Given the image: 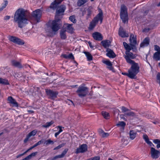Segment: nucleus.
Wrapping results in <instances>:
<instances>
[{"label":"nucleus","mask_w":160,"mask_h":160,"mask_svg":"<svg viewBox=\"0 0 160 160\" xmlns=\"http://www.w3.org/2000/svg\"><path fill=\"white\" fill-rule=\"evenodd\" d=\"M29 12L27 10L20 8L16 11L14 17V21L18 23V27L22 28L27 23L30 18Z\"/></svg>","instance_id":"nucleus-1"},{"label":"nucleus","mask_w":160,"mask_h":160,"mask_svg":"<svg viewBox=\"0 0 160 160\" xmlns=\"http://www.w3.org/2000/svg\"><path fill=\"white\" fill-rule=\"evenodd\" d=\"M99 13L93 18L92 21L91 22L89 25V28L91 29H92L98 24L99 21H100V24L102 22L103 19V12L100 9H99Z\"/></svg>","instance_id":"nucleus-2"},{"label":"nucleus","mask_w":160,"mask_h":160,"mask_svg":"<svg viewBox=\"0 0 160 160\" xmlns=\"http://www.w3.org/2000/svg\"><path fill=\"white\" fill-rule=\"evenodd\" d=\"M131 65L129 71L134 78H136V75L139 72V67L138 64L133 62L132 63H128Z\"/></svg>","instance_id":"nucleus-3"},{"label":"nucleus","mask_w":160,"mask_h":160,"mask_svg":"<svg viewBox=\"0 0 160 160\" xmlns=\"http://www.w3.org/2000/svg\"><path fill=\"white\" fill-rule=\"evenodd\" d=\"M120 17L124 23L128 22V19L127 10L126 6L123 5L121 6Z\"/></svg>","instance_id":"nucleus-4"},{"label":"nucleus","mask_w":160,"mask_h":160,"mask_svg":"<svg viewBox=\"0 0 160 160\" xmlns=\"http://www.w3.org/2000/svg\"><path fill=\"white\" fill-rule=\"evenodd\" d=\"M78 95L81 98L85 97L88 93V88L85 87L80 86L76 91Z\"/></svg>","instance_id":"nucleus-5"},{"label":"nucleus","mask_w":160,"mask_h":160,"mask_svg":"<svg viewBox=\"0 0 160 160\" xmlns=\"http://www.w3.org/2000/svg\"><path fill=\"white\" fill-rule=\"evenodd\" d=\"M60 19L58 18H56L52 22L51 25V28L53 32L57 31L61 28V25L60 23Z\"/></svg>","instance_id":"nucleus-6"},{"label":"nucleus","mask_w":160,"mask_h":160,"mask_svg":"<svg viewBox=\"0 0 160 160\" xmlns=\"http://www.w3.org/2000/svg\"><path fill=\"white\" fill-rule=\"evenodd\" d=\"M125 53L126 55H124V57L128 63H132L134 62L130 58L134 59L136 57L135 55L134 54L131 52H130L129 51H126Z\"/></svg>","instance_id":"nucleus-7"},{"label":"nucleus","mask_w":160,"mask_h":160,"mask_svg":"<svg viewBox=\"0 0 160 160\" xmlns=\"http://www.w3.org/2000/svg\"><path fill=\"white\" fill-rule=\"evenodd\" d=\"M66 8L65 5H62L60 6L57 9L55 18H59V16L63 14V13L64 12Z\"/></svg>","instance_id":"nucleus-8"},{"label":"nucleus","mask_w":160,"mask_h":160,"mask_svg":"<svg viewBox=\"0 0 160 160\" xmlns=\"http://www.w3.org/2000/svg\"><path fill=\"white\" fill-rule=\"evenodd\" d=\"M45 91L47 95L49 97V98L52 99H54L56 98L58 94L57 92L47 89H45Z\"/></svg>","instance_id":"nucleus-9"},{"label":"nucleus","mask_w":160,"mask_h":160,"mask_svg":"<svg viewBox=\"0 0 160 160\" xmlns=\"http://www.w3.org/2000/svg\"><path fill=\"white\" fill-rule=\"evenodd\" d=\"M42 12L40 9H38L34 11L32 13V16L38 22L41 16Z\"/></svg>","instance_id":"nucleus-10"},{"label":"nucleus","mask_w":160,"mask_h":160,"mask_svg":"<svg viewBox=\"0 0 160 160\" xmlns=\"http://www.w3.org/2000/svg\"><path fill=\"white\" fill-rule=\"evenodd\" d=\"M160 153V152L158 150H156L153 147L151 148V155L153 158H158L159 157Z\"/></svg>","instance_id":"nucleus-11"},{"label":"nucleus","mask_w":160,"mask_h":160,"mask_svg":"<svg viewBox=\"0 0 160 160\" xmlns=\"http://www.w3.org/2000/svg\"><path fill=\"white\" fill-rule=\"evenodd\" d=\"M87 150V146L86 144H83L81 145L79 148L77 149L76 153H83Z\"/></svg>","instance_id":"nucleus-12"},{"label":"nucleus","mask_w":160,"mask_h":160,"mask_svg":"<svg viewBox=\"0 0 160 160\" xmlns=\"http://www.w3.org/2000/svg\"><path fill=\"white\" fill-rule=\"evenodd\" d=\"M129 41L131 43V45L133 47L137 44V38L136 36H134L133 34H131L130 37Z\"/></svg>","instance_id":"nucleus-13"},{"label":"nucleus","mask_w":160,"mask_h":160,"mask_svg":"<svg viewBox=\"0 0 160 160\" xmlns=\"http://www.w3.org/2000/svg\"><path fill=\"white\" fill-rule=\"evenodd\" d=\"M118 34L122 38L128 37L129 35L126 31L124 30L123 28L120 27L118 30Z\"/></svg>","instance_id":"nucleus-14"},{"label":"nucleus","mask_w":160,"mask_h":160,"mask_svg":"<svg viewBox=\"0 0 160 160\" xmlns=\"http://www.w3.org/2000/svg\"><path fill=\"white\" fill-rule=\"evenodd\" d=\"M93 38L97 40L101 41L103 39V37L101 34L98 32H95L92 34Z\"/></svg>","instance_id":"nucleus-15"},{"label":"nucleus","mask_w":160,"mask_h":160,"mask_svg":"<svg viewBox=\"0 0 160 160\" xmlns=\"http://www.w3.org/2000/svg\"><path fill=\"white\" fill-rule=\"evenodd\" d=\"M106 52H107L106 55L109 58H113L115 57V54L113 51L110 49L108 48L107 49Z\"/></svg>","instance_id":"nucleus-16"},{"label":"nucleus","mask_w":160,"mask_h":160,"mask_svg":"<svg viewBox=\"0 0 160 160\" xmlns=\"http://www.w3.org/2000/svg\"><path fill=\"white\" fill-rule=\"evenodd\" d=\"M72 25V24L66 23L64 24L63 27L65 28H64L66 29V31H67L68 32L70 33H72L74 30Z\"/></svg>","instance_id":"nucleus-17"},{"label":"nucleus","mask_w":160,"mask_h":160,"mask_svg":"<svg viewBox=\"0 0 160 160\" xmlns=\"http://www.w3.org/2000/svg\"><path fill=\"white\" fill-rule=\"evenodd\" d=\"M8 100L9 102L12 105L13 107H18V104L16 101V100L12 98L11 96L8 97Z\"/></svg>","instance_id":"nucleus-18"},{"label":"nucleus","mask_w":160,"mask_h":160,"mask_svg":"<svg viewBox=\"0 0 160 160\" xmlns=\"http://www.w3.org/2000/svg\"><path fill=\"white\" fill-rule=\"evenodd\" d=\"M37 130H34L29 132L27 136V137L25 140H28L30 138H32V137L34 136L37 133Z\"/></svg>","instance_id":"nucleus-19"},{"label":"nucleus","mask_w":160,"mask_h":160,"mask_svg":"<svg viewBox=\"0 0 160 160\" xmlns=\"http://www.w3.org/2000/svg\"><path fill=\"white\" fill-rule=\"evenodd\" d=\"M66 31V29L64 28H62L60 30V35L62 39H65L67 38Z\"/></svg>","instance_id":"nucleus-20"},{"label":"nucleus","mask_w":160,"mask_h":160,"mask_svg":"<svg viewBox=\"0 0 160 160\" xmlns=\"http://www.w3.org/2000/svg\"><path fill=\"white\" fill-rule=\"evenodd\" d=\"M68 151V149L66 148L65 149L61 154L55 156L52 159V160H55L58 158H63L67 153Z\"/></svg>","instance_id":"nucleus-21"},{"label":"nucleus","mask_w":160,"mask_h":160,"mask_svg":"<svg viewBox=\"0 0 160 160\" xmlns=\"http://www.w3.org/2000/svg\"><path fill=\"white\" fill-rule=\"evenodd\" d=\"M11 64L13 66L18 68H22L23 67L19 62H17L15 60H12L11 61Z\"/></svg>","instance_id":"nucleus-22"},{"label":"nucleus","mask_w":160,"mask_h":160,"mask_svg":"<svg viewBox=\"0 0 160 160\" xmlns=\"http://www.w3.org/2000/svg\"><path fill=\"white\" fill-rule=\"evenodd\" d=\"M149 43V39L148 38H145L143 40L140 45V47H144L145 46H148Z\"/></svg>","instance_id":"nucleus-23"},{"label":"nucleus","mask_w":160,"mask_h":160,"mask_svg":"<svg viewBox=\"0 0 160 160\" xmlns=\"http://www.w3.org/2000/svg\"><path fill=\"white\" fill-rule=\"evenodd\" d=\"M86 13L87 14L86 19H88V18L90 17L92 14V11L89 9H88L86 10H84L82 12L83 16Z\"/></svg>","instance_id":"nucleus-24"},{"label":"nucleus","mask_w":160,"mask_h":160,"mask_svg":"<svg viewBox=\"0 0 160 160\" xmlns=\"http://www.w3.org/2000/svg\"><path fill=\"white\" fill-rule=\"evenodd\" d=\"M101 43L103 47L107 48L110 45L111 42L109 40H106L102 41Z\"/></svg>","instance_id":"nucleus-25"},{"label":"nucleus","mask_w":160,"mask_h":160,"mask_svg":"<svg viewBox=\"0 0 160 160\" xmlns=\"http://www.w3.org/2000/svg\"><path fill=\"white\" fill-rule=\"evenodd\" d=\"M102 62L108 66L107 68L110 70H112L113 68L112 67V64L109 60H103Z\"/></svg>","instance_id":"nucleus-26"},{"label":"nucleus","mask_w":160,"mask_h":160,"mask_svg":"<svg viewBox=\"0 0 160 160\" xmlns=\"http://www.w3.org/2000/svg\"><path fill=\"white\" fill-rule=\"evenodd\" d=\"M99 133L100 135L102 137H108L109 135V133L105 132L101 129H99L98 130Z\"/></svg>","instance_id":"nucleus-27"},{"label":"nucleus","mask_w":160,"mask_h":160,"mask_svg":"<svg viewBox=\"0 0 160 160\" xmlns=\"http://www.w3.org/2000/svg\"><path fill=\"white\" fill-rule=\"evenodd\" d=\"M15 39L16 40L14 43L19 45H22L24 44V42L23 40H21L18 37L17 38Z\"/></svg>","instance_id":"nucleus-28"},{"label":"nucleus","mask_w":160,"mask_h":160,"mask_svg":"<svg viewBox=\"0 0 160 160\" xmlns=\"http://www.w3.org/2000/svg\"><path fill=\"white\" fill-rule=\"evenodd\" d=\"M88 0H78L77 2V6L81 7L88 2Z\"/></svg>","instance_id":"nucleus-29"},{"label":"nucleus","mask_w":160,"mask_h":160,"mask_svg":"<svg viewBox=\"0 0 160 160\" xmlns=\"http://www.w3.org/2000/svg\"><path fill=\"white\" fill-rule=\"evenodd\" d=\"M84 53L86 55L88 61H90L92 60V56L89 52H84Z\"/></svg>","instance_id":"nucleus-30"},{"label":"nucleus","mask_w":160,"mask_h":160,"mask_svg":"<svg viewBox=\"0 0 160 160\" xmlns=\"http://www.w3.org/2000/svg\"><path fill=\"white\" fill-rule=\"evenodd\" d=\"M153 58L156 61H158L160 60V53L155 52L153 55Z\"/></svg>","instance_id":"nucleus-31"},{"label":"nucleus","mask_w":160,"mask_h":160,"mask_svg":"<svg viewBox=\"0 0 160 160\" xmlns=\"http://www.w3.org/2000/svg\"><path fill=\"white\" fill-rule=\"evenodd\" d=\"M136 132L133 130L130 131L129 132L130 137L131 139H133L136 137Z\"/></svg>","instance_id":"nucleus-32"},{"label":"nucleus","mask_w":160,"mask_h":160,"mask_svg":"<svg viewBox=\"0 0 160 160\" xmlns=\"http://www.w3.org/2000/svg\"><path fill=\"white\" fill-rule=\"evenodd\" d=\"M58 4L56 1L53 2L50 6V8L53 9H55L57 7Z\"/></svg>","instance_id":"nucleus-33"},{"label":"nucleus","mask_w":160,"mask_h":160,"mask_svg":"<svg viewBox=\"0 0 160 160\" xmlns=\"http://www.w3.org/2000/svg\"><path fill=\"white\" fill-rule=\"evenodd\" d=\"M124 115L125 116H129L134 117H136V115L135 113L131 111L125 113Z\"/></svg>","instance_id":"nucleus-34"},{"label":"nucleus","mask_w":160,"mask_h":160,"mask_svg":"<svg viewBox=\"0 0 160 160\" xmlns=\"http://www.w3.org/2000/svg\"><path fill=\"white\" fill-rule=\"evenodd\" d=\"M63 57L66 59H73L74 57L72 53H70L69 55L64 54L62 55Z\"/></svg>","instance_id":"nucleus-35"},{"label":"nucleus","mask_w":160,"mask_h":160,"mask_svg":"<svg viewBox=\"0 0 160 160\" xmlns=\"http://www.w3.org/2000/svg\"><path fill=\"white\" fill-rule=\"evenodd\" d=\"M102 114L104 118L106 119H108L110 116L109 113L105 111H102Z\"/></svg>","instance_id":"nucleus-36"},{"label":"nucleus","mask_w":160,"mask_h":160,"mask_svg":"<svg viewBox=\"0 0 160 160\" xmlns=\"http://www.w3.org/2000/svg\"><path fill=\"white\" fill-rule=\"evenodd\" d=\"M69 20L74 23H75L77 22V20L75 15L70 16L69 17Z\"/></svg>","instance_id":"nucleus-37"},{"label":"nucleus","mask_w":160,"mask_h":160,"mask_svg":"<svg viewBox=\"0 0 160 160\" xmlns=\"http://www.w3.org/2000/svg\"><path fill=\"white\" fill-rule=\"evenodd\" d=\"M0 83H2L6 85H8L9 84V82L8 80L1 78H0Z\"/></svg>","instance_id":"nucleus-38"},{"label":"nucleus","mask_w":160,"mask_h":160,"mask_svg":"<svg viewBox=\"0 0 160 160\" xmlns=\"http://www.w3.org/2000/svg\"><path fill=\"white\" fill-rule=\"evenodd\" d=\"M53 123V121H52L50 122H47L45 125H42V127L44 128H48L50 126H51Z\"/></svg>","instance_id":"nucleus-39"},{"label":"nucleus","mask_w":160,"mask_h":160,"mask_svg":"<svg viewBox=\"0 0 160 160\" xmlns=\"http://www.w3.org/2000/svg\"><path fill=\"white\" fill-rule=\"evenodd\" d=\"M116 125L119 127H124L126 125V123L123 121L119 122Z\"/></svg>","instance_id":"nucleus-40"},{"label":"nucleus","mask_w":160,"mask_h":160,"mask_svg":"<svg viewBox=\"0 0 160 160\" xmlns=\"http://www.w3.org/2000/svg\"><path fill=\"white\" fill-rule=\"evenodd\" d=\"M133 47L134 48V49L136 50V48L135 47V46L134 47L133 46H131H131H130L129 45H128V46L125 48V49L127 50L126 51H130V50H131V49H133Z\"/></svg>","instance_id":"nucleus-41"},{"label":"nucleus","mask_w":160,"mask_h":160,"mask_svg":"<svg viewBox=\"0 0 160 160\" xmlns=\"http://www.w3.org/2000/svg\"><path fill=\"white\" fill-rule=\"evenodd\" d=\"M4 4L2 5V7L0 8V11H2L4 8L8 4V2L7 0L4 1Z\"/></svg>","instance_id":"nucleus-42"},{"label":"nucleus","mask_w":160,"mask_h":160,"mask_svg":"<svg viewBox=\"0 0 160 160\" xmlns=\"http://www.w3.org/2000/svg\"><path fill=\"white\" fill-rule=\"evenodd\" d=\"M128 73L122 72V74L124 75H125L128 76V77L131 78L133 79L134 78H133L132 76V75L131 74H130V72L129 70L128 71Z\"/></svg>","instance_id":"nucleus-43"},{"label":"nucleus","mask_w":160,"mask_h":160,"mask_svg":"<svg viewBox=\"0 0 160 160\" xmlns=\"http://www.w3.org/2000/svg\"><path fill=\"white\" fill-rule=\"evenodd\" d=\"M17 37L12 36H9V39L11 41L13 42V43L15 42V40H16L15 38H17Z\"/></svg>","instance_id":"nucleus-44"},{"label":"nucleus","mask_w":160,"mask_h":160,"mask_svg":"<svg viewBox=\"0 0 160 160\" xmlns=\"http://www.w3.org/2000/svg\"><path fill=\"white\" fill-rule=\"evenodd\" d=\"M122 110V112H125L130 111V110L124 106H122L121 108Z\"/></svg>","instance_id":"nucleus-45"},{"label":"nucleus","mask_w":160,"mask_h":160,"mask_svg":"<svg viewBox=\"0 0 160 160\" xmlns=\"http://www.w3.org/2000/svg\"><path fill=\"white\" fill-rule=\"evenodd\" d=\"M154 49L155 51H157L156 52L160 53V47L159 46L157 45H155Z\"/></svg>","instance_id":"nucleus-46"},{"label":"nucleus","mask_w":160,"mask_h":160,"mask_svg":"<svg viewBox=\"0 0 160 160\" xmlns=\"http://www.w3.org/2000/svg\"><path fill=\"white\" fill-rule=\"evenodd\" d=\"M87 160H100V157L95 156L93 158H90Z\"/></svg>","instance_id":"nucleus-47"},{"label":"nucleus","mask_w":160,"mask_h":160,"mask_svg":"<svg viewBox=\"0 0 160 160\" xmlns=\"http://www.w3.org/2000/svg\"><path fill=\"white\" fill-rule=\"evenodd\" d=\"M121 141L123 147L127 145L129 143L128 141Z\"/></svg>","instance_id":"nucleus-48"},{"label":"nucleus","mask_w":160,"mask_h":160,"mask_svg":"<svg viewBox=\"0 0 160 160\" xmlns=\"http://www.w3.org/2000/svg\"><path fill=\"white\" fill-rule=\"evenodd\" d=\"M157 82L160 85V73H158L157 76Z\"/></svg>","instance_id":"nucleus-49"},{"label":"nucleus","mask_w":160,"mask_h":160,"mask_svg":"<svg viewBox=\"0 0 160 160\" xmlns=\"http://www.w3.org/2000/svg\"><path fill=\"white\" fill-rule=\"evenodd\" d=\"M154 143L157 144V147L158 148H160V141H153Z\"/></svg>","instance_id":"nucleus-50"},{"label":"nucleus","mask_w":160,"mask_h":160,"mask_svg":"<svg viewBox=\"0 0 160 160\" xmlns=\"http://www.w3.org/2000/svg\"><path fill=\"white\" fill-rule=\"evenodd\" d=\"M64 145H65V144L64 143H62V144H61L59 145L57 147H55L54 149V150H56V149H59L61 148H62V147H63V146H64Z\"/></svg>","instance_id":"nucleus-51"},{"label":"nucleus","mask_w":160,"mask_h":160,"mask_svg":"<svg viewBox=\"0 0 160 160\" xmlns=\"http://www.w3.org/2000/svg\"><path fill=\"white\" fill-rule=\"evenodd\" d=\"M37 153L38 152H34L32 153L31 154L29 155L28 156L31 159L32 157L35 156Z\"/></svg>","instance_id":"nucleus-52"},{"label":"nucleus","mask_w":160,"mask_h":160,"mask_svg":"<svg viewBox=\"0 0 160 160\" xmlns=\"http://www.w3.org/2000/svg\"><path fill=\"white\" fill-rule=\"evenodd\" d=\"M53 143V141H46V142H44V144H45L46 145H48Z\"/></svg>","instance_id":"nucleus-53"},{"label":"nucleus","mask_w":160,"mask_h":160,"mask_svg":"<svg viewBox=\"0 0 160 160\" xmlns=\"http://www.w3.org/2000/svg\"><path fill=\"white\" fill-rule=\"evenodd\" d=\"M150 146H154V145L150 141H145Z\"/></svg>","instance_id":"nucleus-54"},{"label":"nucleus","mask_w":160,"mask_h":160,"mask_svg":"<svg viewBox=\"0 0 160 160\" xmlns=\"http://www.w3.org/2000/svg\"><path fill=\"white\" fill-rule=\"evenodd\" d=\"M42 141H39L37 143L35 144L33 146V147L34 148L35 147L37 146L38 145H40L42 143Z\"/></svg>","instance_id":"nucleus-55"},{"label":"nucleus","mask_w":160,"mask_h":160,"mask_svg":"<svg viewBox=\"0 0 160 160\" xmlns=\"http://www.w3.org/2000/svg\"><path fill=\"white\" fill-rule=\"evenodd\" d=\"M95 136L94 135H93L92 134L91 136H89L88 137V139H92L95 138Z\"/></svg>","instance_id":"nucleus-56"},{"label":"nucleus","mask_w":160,"mask_h":160,"mask_svg":"<svg viewBox=\"0 0 160 160\" xmlns=\"http://www.w3.org/2000/svg\"><path fill=\"white\" fill-rule=\"evenodd\" d=\"M143 138L145 140H149L148 136L146 134L143 135Z\"/></svg>","instance_id":"nucleus-57"},{"label":"nucleus","mask_w":160,"mask_h":160,"mask_svg":"<svg viewBox=\"0 0 160 160\" xmlns=\"http://www.w3.org/2000/svg\"><path fill=\"white\" fill-rule=\"evenodd\" d=\"M58 128L59 129L58 132L60 133L62 131V127L60 126H58Z\"/></svg>","instance_id":"nucleus-58"},{"label":"nucleus","mask_w":160,"mask_h":160,"mask_svg":"<svg viewBox=\"0 0 160 160\" xmlns=\"http://www.w3.org/2000/svg\"><path fill=\"white\" fill-rule=\"evenodd\" d=\"M123 45L125 48H126L128 45V44L125 42H123Z\"/></svg>","instance_id":"nucleus-59"},{"label":"nucleus","mask_w":160,"mask_h":160,"mask_svg":"<svg viewBox=\"0 0 160 160\" xmlns=\"http://www.w3.org/2000/svg\"><path fill=\"white\" fill-rule=\"evenodd\" d=\"M10 16H6L4 18V19L5 20H8L10 18Z\"/></svg>","instance_id":"nucleus-60"},{"label":"nucleus","mask_w":160,"mask_h":160,"mask_svg":"<svg viewBox=\"0 0 160 160\" xmlns=\"http://www.w3.org/2000/svg\"><path fill=\"white\" fill-rule=\"evenodd\" d=\"M30 159V158L29 156H28L27 157H26L25 158H24L23 159H22V160H29Z\"/></svg>","instance_id":"nucleus-61"},{"label":"nucleus","mask_w":160,"mask_h":160,"mask_svg":"<svg viewBox=\"0 0 160 160\" xmlns=\"http://www.w3.org/2000/svg\"><path fill=\"white\" fill-rule=\"evenodd\" d=\"M24 155V153H23L20 154H19L17 156V158H19L20 157H21V156Z\"/></svg>","instance_id":"nucleus-62"},{"label":"nucleus","mask_w":160,"mask_h":160,"mask_svg":"<svg viewBox=\"0 0 160 160\" xmlns=\"http://www.w3.org/2000/svg\"><path fill=\"white\" fill-rule=\"evenodd\" d=\"M63 0H57V2L58 4L62 2Z\"/></svg>","instance_id":"nucleus-63"},{"label":"nucleus","mask_w":160,"mask_h":160,"mask_svg":"<svg viewBox=\"0 0 160 160\" xmlns=\"http://www.w3.org/2000/svg\"><path fill=\"white\" fill-rule=\"evenodd\" d=\"M59 134H60V133L58 132H56L55 133V136L56 137H57V136Z\"/></svg>","instance_id":"nucleus-64"}]
</instances>
